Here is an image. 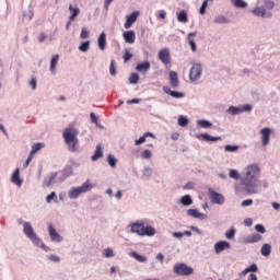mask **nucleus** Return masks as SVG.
<instances>
[{
	"mask_svg": "<svg viewBox=\"0 0 280 280\" xmlns=\"http://www.w3.org/2000/svg\"><path fill=\"white\" fill-rule=\"evenodd\" d=\"M261 170L257 164H252L246 167V173L242 178V184L245 187L247 194H255V187H257V179L259 178Z\"/></svg>",
	"mask_w": 280,
	"mask_h": 280,
	"instance_id": "nucleus-1",
	"label": "nucleus"
},
{
	"mask_svg": "<svg viewBox=\"0 0 280 280\" xmlns=\"http://www.w3.org/2000/svg\"><path fill=\"white\" fill-rule=\"evenodd\" d=\"M78 135L79 131L75 129V127H73V125H69L63 130L62 137L70 152H75V147L78 145Z\"/></svg>",
	"mask_w": 280,
	"mask_h": 280,
	"instance_id": "nucleus-2",
	"label": "nucleus"
},
{
	"mask_svg": "<svg viewBox=\"0 0 280 280\" xmlns=\"http://www.w3.org/2000/svg\"><path fill=\"white\" fill-rule=\"evenodd\" d=\"M24 235L35 244V246H39V248H44V250H49V247L45 246V243L38 238L36 233L34 232V228H32V223L30 222H24Z\"/></svg>",
	"mask_w": 280,
	"mask_h": 280,
	"instance_id": "nucleus-3",
	"label": "nucleus"
},
{
	"mask_svg": "<svg viewBox=\"0 0 280 280\" xmlns=\"http://www.w3.org/2000/svg\"><path fill=\"white\" fill-rule=\"evenodd\" d=\"M175 275L179 277H187L189 275H194V268L187 266L185 262L176 264L173 268Z\"/></svg>",
	"mask_w": 280,
	"mask_h": 280,
	"instance_id": "nucleus-4",
	"label": "nucleus"
},
{
	"mask_svg": "<svg viewBox=\"0 0 280 280\" xmlns=\"http://www.w3.org/2000/svg\"><path fill=\"white\" fill-rule=\"evenodd\" d=\"M158 58L165 65V67L172 65V54L170 52V48H162L158 52Z\"/></svg>",
	"mask_w": 280,
	"mask_h": 280,
	"instance_id": "nucleus-5",
	"label": "nucleus"
},
{
	"mask_svg": "<svg viewBox=\"0 0 280 280\" xmlns=\"http://www.w3.org/2000/svg\"><path fill=\"white\" fill-rule=\"evenodd\" d=\"M43 148H45V143H43V142H37L32 145V150H31L30 155L24 164V167H27L30 165V163H32V159H34V155L38 154V152H40V150H43Z\"/></svg>",
	"mask_w": 280,
	"mask_h": 280,
	"instance_id": "nucleus-6",
	"label": "nucleus"
},
{
	"mask_svg": "<svg viewBox=\"0 0 280 280\" xmlns=\"http://www.w3.org/2000/svg\"><path fill=\"white\" fill-rule=\"evenodd\" d=\"M254 16H260V19H272V12L268 11L266 7H256L252 10Z\"/></svg>",
	"mask_w": 280,
	"mask_h": 280,
	"instance_id": "nucleus-7",
	"label": "nucleus"
},
{
	"mask_svg": "<svg viewBox=\"0 0 280 280\" xmlns=\"http://www.w3.org/2000/svg\"><path fill=\"white\" fill-rule=\"evenodd\" d=\"M202 75V66L199 63H196L191 67L189 72V78L192 82H196V80H200V77Z\"/></svg>",
	"mask_w": 280,
	"mask_h": 280,
	"instance_id": "nucleus-8",
	"label": "nucleus"
},
{
	"mask_svg": "<svg viewBox=\"0 0 280 280\" xmlns=\"http://www.w3.org/2000/svg\"><path fill=\"white\" fill-rule=\"evenodd\" d=\"M141 12L133 11L130 15H127V20L125 22V30H130L135 23H137V20L139 19Z\"/></svg>",
	"mask_w": 280,
	"mask_h": 280,
	"instance_id": "nucleus-9",
	"label": "nucleus"
},
{
	"mask_svg": "<svg viewBox=\"0 0 280 280\" xmlns=\"http://www.w3.org/2000/svg\"><path fill=\"white\" fill-rule=\"evenodd\" d=\"M270 135H272V129L266 127L260 130V139L264 148L270 143Z\"/></svg>",
	"mask_w": 280,
	"mask_h": 280,
	"instance_id": "nucleus-10",
	"label": "nucleus"
},
{
	"mask_svg": "<svg viewBox=\"0 0 280 280\" xmlns=\"http://www.w3.org/2000/svg\"><path fill=\"white\" fill-rule=\"evenodd\" d=\"M209 196L213 205H224V196L213 189H209Z\"/></svg>",
	"mask_w": 280,
	"mask_h": 280,
	"instance_id": "nucleus-11",
	"label": "nucleus"
},
{
	"mask_svg": "<svg viewBox=\"0 0 280 280\" xmlns=\"http://www.w3.org/2000/svg\"><path fill=\"white\" fill-rule=\"evenodd\" d=\"M231 248V243L226 242V241H221L214 244V253H217V255H220V253L226 250Z\"/></svg>",
	"mask_w": 280,
	"mask_h": 280,
	"instance_id": "nucleus-12",
	"label": "nucleus"
},
{
	"mask_svg": "<svg viewBox=\"0 0 280 280\" xmlns=\"http://www.w3.org/2000/svg\"><path fill=\"white\" fill-rule=\"evenodd\" d=\"M145 224L143 222H136L131 224V233H136L137 235H140L143 237V231H144Z\"/></svg>",
	"mask_w": 280,
	"mask_h": 280,
	"instance_id": "nucleus-13",
	"label": "nucleus"
},
{
	"mask_svg": "<svg viewBox=\"0 0 280 280\" xmlns=\"http://www.w3.org/2000/svg\"><path fill=\"white\" fill-rule=\"evenodd\" d=\"M122 37L125 43H128L129 45H132L135 40H137V35L135 34V31H126L122 33Z\"/></svg>",
	"mask_w": 280,
	"mask_h": 280,
	"instance_id": "nucleus-14",
	"label": "nucleus"
},
{
	"mask_svg": "<svg viewBox=\"0 0 280 280\" xmlns=\"http://www.w3.org/2000/svg\"><path fill=\"white\" fill-rule=\"evenodd\" d=\"M48 233H49L50 240L52 242H62V236H60V234H58V232L56 231V229L54 228L52 224L48 225Z\"/></svg>",
	"mask_w": 280,
	"mask_h": 280,
	"instance_id": "nucleus-15",
	"label": "nucleus"
},
{
	"mask_svg": "<svg viewBox=\"0 0 280 280\" xmlns=\"http://www.w3.org/2000/svg\"><path fill=\"white\" fill-rule=\"evenodd\" d=\"M163 91H164V93H166V95H171V97H174L175 100H180V98L185 97V93L172 91L170 89V86H164Z\"/></svg>",
	"mask_w": 280,
	"mask_h": 280,
	"instance_id": "nucleus-16",
	"label": "nucleus"
},
{
	"mask_svg": "<svg viewBox=\"0 0 280 280\" xmlns=\"http://www.w3.org/2000/svg\"><path fill=\"white\" fill-rule=\"evenodd\" d=\"M261 240L262 236L260 234L254 233L244 240V244H257V242H261Z\"/></svg>",
	"mask_w": 280,
	"mask_h": 280,
	"instance_id": "nucleus-17",
	"label": "nucleus"
},
{
	"mask_svg": "<svg viewBox=\"0 0 280 280\" xmlns=\"http://www.w3.org/2000/svg\"><path fill=\"white\" fill-rule=\"evenodd\" d=\"M170 78V84L173 89H178L179 82H178V73L176 71H171L168 74Z\"/></svg>",
	"mask_w": 280,
	"mask_h": 280,
	"instance_id": "nucleus-18",
	"label": "nucleus"
},
{
	"mask_svg": "<svg viewBox=\"0 0 280 280\" xmlns=\"http://www.w3.org/2000/svg\"><path fill=\"white\" fill-rule=\"evenodd\" d=\"M187 215H190V218H197L198 220H207V214L201 213L198 209H189L187 211Z\"/></svg>",
	"mask_w": 280,
	"mask_h": 280,
	"instance_id": "nucleus-19",
	"label": "nucleus"
},
{
	"mask_svg": "<svg viewBox=\"0 0 280 280\" xmlns=\"http://www.w3.org/2000/svg\"><path fill=\"white\" fill-rule=\"evenodd\" d=\"M12 183H14V185H18V187H21V185H23V179H21V171L19 168H16L12 175Z\"/></svg>",
	"mask_w": 280,
	"mask_h": 280,
	"instance_id": "nucleus-20",
	"label": "nucleus"
},
{
	"mask_svg": "<svg viewBox=\"0 0 280 280\" xmlns=\"http://www.w3.org/2000/svg\"><path fill=\"white\" fill-rule=\"evenodd\" d=\"M150 67H151L150 61H145L142 63H138L136 67V70L139 73H148V71H150Z\"/></svg>",
	"mask_w": 280,
	"mask_h": 280,
	"instance_id": "nucleus-21",
	"label": "nucleus"
},
{
	"mask_svg": "<svg viewBox=\"0 0 280 280\" xmlns=\"http://www.w3.org/2000/svg\"><path fill=\"white\" fill-rule=\"evenodd\" d=\"M197 139H202L203 141H222V137H213L208 133H201L197 136Z\"/></svg>",
	"mask_w": 280,
	"mask_h": 280,
	"instance_id": "nucleus-22",
	"label": "nucleus"
},
{
	"mask_svg": "<svg viewBox=\"0 0 280 280\" xmlns=\"http://www.w3.org/2000/svg\"><path fill=\"white\" fill-rule=\"evenodd\" d=\"M98 48L104 51L106 49V33H101L97 39Z\"/></svg>",
	"mask_w": 280,
	"mask_h": 280,
	"instance_id": "nucleus-23",
	"label": "nucleus"
},
{
	"mask_svg": "<svg viewBox=\"0 0 280 280\" xmlns=\"http://www.w3.org/2000/svg\"><path fill=\"white\" fill-rule=\"evenodd\" d=\"M148 236V237H154V235H156V230L154 228H152V225H144V230H143V236Z\"/></svg>",
	"mask_w": 280,
	"mask_h": 280,
	"instance_id": "nucleus-24",
	"label": "nucleus"
},
{
	"mask_svg": "<svg viewBox=\"0 0 280 280\" xmlns=\"http://www.w3.org/2000/svg\"><path fill=\"white\" fill-rule=\"evenodd\" d=\"M148 137L155 139L154 133L145 132L142 137H140L138 140L135 141V145H141V143H145V139H148Z\"/></svg>",
	"mask_w": 280,
	"mask_h": 280,
	"instance_id": "nucleus-25",
	"label": "nucleus"
},
{
	"mask_svg": "<svg viewBox=\"0 0 280 280\" xmlns=\"http://www.w3.org/2000/svg\"><path fill=\"white\" fill-rule=\"evenodd\" d=\"M60 60V56L55 55L52 56L51 60H50V71L51 73L56 72V67H58V61Z\"/></svg>",
	"mask_w": 280,
	"mask_h": 280,
	"instance_id": "nucleus-26",
	"label": "nucleus"
},
{
	"mask_svg": "<svg viewBox=\"0 0 280 280\" xmlns=\"http://www.w3.org/2000/svg\"><path fill=\"white\" fill-rule=\"evenodd\" d=\"M271 252H272V246H270V244H264L261 246L260 253L264 257H268Z\"/></svg>",
	"mask_w": 280,
	"mask_h": 280,
	"instance_id": "nucleus-27",
	"label": "nucleus"
},
{
	"mask_svg": "<svg viewBox=\"0 0 280 280\" xmlns=\"http://www.w3.org/2000/svg\"><path fill=\"white\" fill-rule=\"evenodd\" d=\"M80 194H82V189L80 187L72 188L69 191V198H71L72 200H75V198H78Z\"/></svg>",
	"mask_w": 280,
	"mask_h": 280,
	"instance_id": "nucleus-28",
	"label": "nucleus"
},
{
	"mask_svg": "<svg viewBox=\"0 0 280 280\" xmlns=\"http://www.w3.org/2000/svg\"><path fill=\"white\" fill-rule=\"evenodd\" d=\"M196 36V33H189L187 40L188 44L190 45L191 51H196L197 47H196V42L194 40V37Z\"/></svg>",
	"mask_w": 280,
	"mask_h": 280,
	"instance_id": "nucleus-29",
	"label": "nucleus"
},
{
	"mask_svg": "<svg viewBox=\"0 0 280 280\" xmlns=\"http://www.w3.org/2000/svg\"><path fill=\"white\" fill-rule=\"evenodd\" d=\"M102 156H104V153L102 151V145L98 144L96 147V150L94 152V155L92 156V161H97L98 159H102Z\"/></svg>",
	"mask_w": 280,
	"mask_h": 280,
	"instance_id": "nucleus-30",
	"label": "nucleus"
},
{
	"mask_svg": "<svg viewBox=\"0 0 280 280\" xmlns=\"http://www.w3.org/2000/svg\"><path fill=\"white\" fill-rule=\"evenodd\" d=\"M69 10L72 12V14L69 16L70 21H75V16L80 14V9L78 7L73 8V4H70Z\"/></svg>",
	"mask_w": 280,
	"mask_h": 280,
	"instance_id": "nucleus-31",
	"label": "nucleus"
},
{
	"mask_svg": "<svg viewBox=\"0 0 280 280\" xmlns=\"http://www.w3.org/2000/svg\"><path fill=\"white\" fill-rule=\"evenodd\" d=\"M80 189L82 194H86V191H91V189H93V185H91V180L88 179L85 183H83L80 186Z\"/></svg>",
	"mask_w": 280,
	"mask_h": 280,
	"instance_id": "nucleus-32",
	"label": "nucleus"
},
{
	"mask_svg": "<svg viewBox=\"0 0 280 280\" xmlns=\"http://www.w3.org/2000/svg\"><path fill=\"white\" fill-rule=\"evenodd\" d=\"M177 20L179 21V23H187V21H189V18L187 16V12H185V10L180 11L177 14Z\"/></svg>",
	"mask_w": 280,
	"mask_h": 280,
	"instance_id": "nucleus-33",
	"label": "nucleus"
},
{
	"mask_svg": "<svg viewBox=\"0 0 280 280\" xmlns=\"http://www.w3.org/2000/svg\"><path fill=\"white\" fill-rule=\"evenodd\" d=\"M180 201L182 205H184L185 207H189V205L194 203V200H191V197L189 195L183 196Z\"/></svg>",
	"mask_w": 280,
	"mask_h": 280,
	"instance_id": "nucleus-34",
	"label": "nucleus"
},
{
	"mask_svg": "<svg viewBox=\"0 0 280 280\" xmlns=\"http://www.w3.org/2000/svg\"><path fill=\"white\" fill-rule=\"evenodd\" d=\"M89 49H91V42H83L80 46H79V51H89Z\"/></svg>",
	"mask_w": 280,
	"mask_h": 280,
	"instance_id": "nucleus-35",
	"label": "nucleus"
},
{
	"mask_svg": "<svg viewBox=\"0 0 280 280\" xmlns=\"http://www.w3.org/2000/svg\"><path fill=\"white\" fill-rule=\"evenodd\" d=\"M55 178H56V173H52L51 176L46 177V178L44 179V185H45V187H50V186H51V183H54Z\"/></svg>",
	"mask_w": 280,
	"mask_h": 280,
	"instance_id": "nucleus-36",
	"label": "nucleus"
},
{
	"mask_svg": "<svg viewBox=\"0 0 280 280\" xmlns=\"http://www.w3.org/2000/svg\"><path fill=\"white\" fill-rule=\"evenodd\" d=\"M233 5L235 8H247L248 3H246L244 0H231Z\"/></svg>",
	"mask_w": 280,
	"mask_h": 280,
	"instance_id": "nucleus-37",
	"label": "nucleus"
},
{
	"mask_svg": "<svg viewBox=\"0 0 280 280\" xmlns=\"http://www.w3.org/2000/svg\"><path fill=\"white\" fill-rule=\"evenodd\" d=\"M228 113L230 115H240V113H242V109L241 107L230 106Z\"/></svg>",
	"mask_w": 280,
	"mask_h": 280,
	"instance_id": "nucleus-38",
	"label": "nucleus"
},
{
	"mask_svg": "<svg viewBox=\"0 0 280 280\" xmlns=\"http://www.w3.org/2000/svg\"><path fill=\"white\" fill-rule=\"evenodd\" d=\"M197 124L200 126V128H211L213 124L209 122L208 120H198Z\"/></svg>",
	"mask_w": 280,
	"mask_h": 280,
	"instance_id": "nucleus-39",
	"label": "nucleus"
},
{
	"mask_svg": "<svg viewBox=\"0 0 280 280\" xmlns=\"http://www.w3.org/2000/svg\"><path fill=\"white\" fill-rule=\"evenodd\" d=\"M131 255H132L133 258L137 259V261H140L142 264L148 261V258H145V256L139 255V254H137L135 252Z\"/></svg>",
	"mask_w": 280,
	"mask_h": 280,
	"instance_id": "nucleus-40",
	"label": "nucleus"
},
{
	"mask_svg": "<svg viewBox=\"0 0 280 280\" xmlns=\"http://www.w3.org/2000/svg\"><path fill=\"white\" fill-rule=\"evenodd\" d=\"M189 124V119H187V117L185 116H179L178 118V125L182 127H185Z\"/></svg>",
	"mask_w": 280,
	"mask_h": 280,
	"instance_id": "nucleus-41",
	"label": "nucleus"
},
{
	"mask_svg": "<svg viewBox=\"0 0 280 280\" xmlns=\"http://www.w3.org/2000/svg\"><path fill=\"white\" fill-rule=\"evenodd\" d=\"M214 23L224 24V23H229V20L223 15H219L218 18L214 19Z\"/></svg>",
	"mask_w": 280,
	"mask_h": 280,
	"instance_id": "nucleus-42",
	"label": "nucleus"
},
{
	"mask_svg": "<svg viewBox=\"0 0 280 280\" xmlns=\"http://www.w3.org/2000/svg\"><path fill=\"white\" fill-rule=\"evenodd\" d=\"M156 19H160L161 21L167 19V12H165V10L158 11Z\"/></svg>",
	"mask_w": 280,
	"mask_h": 280,
	"instance_id": "nucleus-43",
	"label": "nucleus"
},
{
	"mask_svg": "<svg viewBox=\"0 0 280 280\" xmlns=\"http://www.w3.org/2000/svg\"><path fill=\"white\" fill-rule=\"evenodd\" d=\"M110 75H117V68H115V59H112L109 66Z\"/></svg>",
	"mask_w": 280,
	"mask_h": 280,
	"instance_id": "nucleus-44",
	"label": "nucleus"
},
{
	"mask_svg": "<svg viewBox=\"0 0 280 280\" xmlns=\"http://www.w3.org/2000/svg\"><path fill=\"white\" fill-rule=\"evenodd\" d=\"M230 178H234V180H240V173H237V171L235 170H230V174H229Z\"/></svg>",
	"mask_w": 280,
	"mask_h": 280,
	"instance_id": "nucleus-45",
	"label": "nucleus"
},
{
	"mask_svg": "<svg viewBox=\"0 0 280 280\" xmlns=\"http://www.w3.org/2000/svg\"><path fill=\"white\" fill-rule=\"evenodd\" d=\"M130 84H137L139 82V74L132 73L129 78Z\"/></svg>",
	"mask_w": 280,
	"mask_h": 280,
	"instance_id": "nucleus-46",
	"label": "nucleus"
},
{
	"mask_svg": "<svg viewBox=\"0 0 280 280\" xmlns=\"http://www.w3.org/2000/svg\"><path fill=\"white\" fill-rule=\"evenodd\" d=\"M103 255H104V257H115V252H113V249L112 248H106V249H104L103 250Z\"/></svg>",
	"mask_w": 280,
	"mask_h": 280,
	"instance_id": "nucleus-47",
	"label": "nucleus"
},
{
	"mask_svg": "<svg viewBox=\"0 0 280 280\" xmlns=\"http://www.w3.org/2000/svg\"><path fill=\"white\" fill-rule=\"evenodd\" d=\"M209 5V0H205L201 4V8L199 10L200 14H206L207 13V7Z\"/></svg>",
	"mask_w": 280,
	"mask_h": 280,
	"instance_id": "nucleus-48",
	"label": "nucleus"
},
{
	"mask_svg": "<svg viewBox=\"0 0 280 280\" xmlns=\"http://www.w3.org/2000/svg\"><path fill=\"white\" fill-rule=\"evenodd\" d=\"M265 9H267V10H273V9H275V1H272V0H266V1H265Z\"/></svg>",
	"mask_w": 280,
	"mask_h": 280,
	"instance_id": "nucleus-49",
	"label": "nucleus"
},
{
	"mask_svg": "<svg viewBox=\"0 0 280 280\" xmlns=\"http://www.w3.org/2000/svg\"><path fill=\"white\" fill-rule=\"evenodd\" d=\"M141 159H152V151L145 149V150L141 153Z\"/></svg>",
	"mask_w": 280,
	"mask_h": 280,
	"instance_id": "nucleus-50",
	"label": "nucleus"
},
{
	"mask_svg": "<svg viewBox=\"0 0 280 280\" xmlns=\"http://www.w3.org/2000/svg\"><path fill=\"white\" fill-rule=\"evenodd\" d=\"M107 161L110 167H115L117 165V159H115L113 155H108Z\"/></svg>",
	"mask_w": 280,
	"mask_h": 280,
	"instance_id": "nucleus-51",
	"label": "nucleus"
},
{
	"mask_svg": "<svg viewBox=\"0 0 280 280\" xmlns=\"http://www.w3.org/2000/svg\"><path fill=\"white\" fill-rule=\"evenodd\" d=\"M124 62H128L132 58V54L130 50H125V54L122 56Z\"/></svg>",
	"mask_w": 280,
	"mask_h": 280,
	"instance_id": "nucleus-52",
	"label": "nucleus"
},
{
	"mask_svg": "<svg viewBox=\"0 0 280 280\" xmlns=\"http://www.w3.org/2000/svg\"><path fill=\"white\" fill-rule=\"evenodd\" d=\"M57 196H56V191L50 192L47 197H46V202H51V200H57Z\"/></svg>",
	"mask_w": 280,
	"mask_h": 280,
	"instance_id": "nucleus-53",
	"label": "nucleus"
},
{
	"mask_svg": "<svg viewBox=\"0 0 280 280\" xmlns=\"http://www.w3.org/2000/svg\"><path fill=\"white\" fill-rule=\"evenodd\" d=\"M237 150H240L237 145H225V152H237Z\"/></svg>",
	"mask_w": 280,
	"mask_h": 280,
	"instance_id": "nucleus-54",
	"label": "nucleus"
},
{
	"mask_svg": "<svg viewBox=\"0 0 280 280\" xmlns=\"http://www.w3.org/2000/svg\"><path fill=\"white\" fill-rule=\"evenodd\" d=\"M225 237H226L228 240H233V237H235V229H232V230L228 231V232L225 233Z\"/></svg>",
	"mask_w": 280,
	"mask_h": 280,
	"instance_id": "nucleus-55",
	"label": "nucleus"
},
{
	"mask_svg": "<svg viewBox=\"0 0 280 280\" xmlns=\"http://www.w3.org/2000/svg\"><path fill=\"white\" fill-rule=\"evenodd\" d=\"M250 110H253V106L250 105L241 106V113H250Z\"/></svg>",
	"mask_w": 280,
	"mask_h": 280,
	"instance_id": "nucleus-56",
	"label": "nucleus"
},
{
	"mask_svg": "<svg viewBox=\"0 0 280 280\" xmlns=\"http://www.w3.org/2000/svg\"><path fill=\"white\" fill-rule=\"evenodd\" d=\"M255 229L257 233H266V228L262 224H256Z\"/></svg>",
	"mask_w": 280,
	"mask_h": 280,
	"instance_id": "nucleus-57",
	"label": "nucleus"
},
{
	"mask_svg": "<svg viewBox=\"0 0 280 280\" xmlns=\"http://www.w3.org/2000/svg\"><path fill=\"white\" fill-rule=\"evenodd\" d=\"M80 38H89V31L86 28L81 30Z\"/></svg>",
	"mask_w": 280,
	"mask_h": 280,
	"instance_id": "nucleus-58",
	"label": "nucleus"
},
{
	"mask_svg": "<svg viewBox=\"0 0 280 280\" xmlns=\"http://www.w3.org/2000/svg\"><path fill=\"white\" fill-rule=\"evenodd\" d=\"M257 265L253 264L249 267H247V272H257Z\"/></svg>",
	"mask_w": 280,
	"mask_h": 280,
	"instance_id": "nucleus-59",
	"label": "nucleus"
},
{
	"mask_svg": "<svg viewBox=\"0 0 280 280\" xmlns=\"http://www.w3.org/2000/svg\"><path fill=\"white\" fill-rule=\"evenodd\" d=\"M45 40H47V35H45V33H40L38 36V42L45 43Z\"/></svg>",
	"mask_w": 280,
	"mask_h": 280,
	"instance_id": "nucleus-60",
	"label": "nucleus"
},
{
	"mask_svg": "<svg viewBox=\"0 0 280 280\" xmlns=\"http://www.w3.org/2000/svg\"><path fill=\"white\" fill-rule=\"evenodd\" d=\"M143 176H152V168L145 167L143 171Z\"/></svg>",
	"mask_w": 280,
	"mask_h": 280,
	"instance_id": "nucleus-61",
	"label": "nucleus"
},
{
	"mask_svg": "<svg viewBox=\"0 0 280 280\" xmlns=\"http://www.w3.org/2000/svg\"><path fill=\"white\" fill-rule=\"evenodd\" d=\"M253 205V199H247L242 202V207H250Z\"/></svg>",
	"mask_w": 280,
	"mask_h": 280,
	"instance_id": "nucleus-62",
	"label": "nucleus"
},
{
	"mask_svg": "<svg viewBox=\"0 0 280 280\" xmlns=\"http://www.w3.org/2000/svg\"><path fill=\"white\" fill-rule=\"evenodd\" d=\"M244 224H245V226H253V219H250V218L245 219Z\"/></svg>",
	"mask_w": 280,
	"mask_h": 280,
	"instance_id": "nucleus-63",
	"label": "nucleus"
},
{
	"mask_svg": "<svg viewBox=\"0 0 280 280\" xmlns=\"http://www.w3.org/2000/svg\"><path fill=\"white\" fill-rule=\"evenodd\" d=\"M248 280H257V275L250 273V275L248 276Z\"/></svg>",
	"mask_w": 280,
	"mask_h": 280,
	"instance_id": "nucleus-64",
	"label": "nucleus"
}]
</instances>
